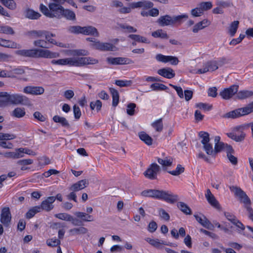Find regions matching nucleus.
Wrapping results in <instances>:
<instances>
[{"mask_svg":"<svg viewBox=\"0 0 253 253\" xmlns=\"http://www.w3.org/2000/svg\"><path fill=\"white\" fill-rule=\"evenodd\" d=\"M141 195L145 197L166 201L170 204H174L178 200V196L169 191L156 189H147L141 192Z\"/></svg>","mask_w":253,"mask_h":253,"instance_id":"obj_1","label":"nucleus"},{"mask_svg":"<svg viewBox=\"0 0 253 253\" xmlns=\"http://www.w3.org/2000/svg\"><path fill=\"white\" fill-rule=\"evenodd\" d=\"M16 54L30 58H55L60 56L58 52H52L47 49L34 48L31 49H21L15 51Z\"/></svg>","mask_w":253,"mask_h":253,"instance_id":"obj_2","label":"nucleus"},{"mask_svg":"<svg viewBox=\"0 0 253 253\" xmlns=\"http://www.w3.org/2000/svg\"><path fill=\"white\" fill-rule=\"evenodd\" d=\"M188 15L186 14H182L172 17L169 15L162 16L157 20V23L161 26L164 27L169 25H173L175 24H180L183 22V19H187Z\"/></svg>","mask_w":253,"mask_h":253,"instance_id":"obj_3","label":"nucleus"},{"mask_svg":"<svg viewBox=\"0 0 253 253\" xmlns=\"http://www.w3.org/2000/svg\"><path fill=\"white\" fill-rule=\"evenodd\" d=\"M229 188L232 192L234 193L236 196L238 197L240 202L243 204L244 207L246 209L251 207L252 202L251 199L240 187L231 186Z\"/></svg>","mask_w":253,"mask_h":253,"instance_id":"obj_4","label":"nucleus"},{"mask_svg":"<svg viewBox=\"0 0 253 253\" xmlns=\"http://www.w3.org/2000/svg\"><path fill=\"white\" fill-rule=\"evenodd\" d=\"M8 97L7 100L10 101V104H21L25 106H31L32 105L30 99L22 94H12Z\"/></svg>","mask_w":253,"mask_h":253,"instance_id":"obj_5","label":"nucleus"},{"mask_svg":"<svg viewBox=\"0 0 253 253\" xmlns=\"http://www.w3.org/2000/svg\"><path fill=\"white\" fill-rule=\"evenodd\" d=\"M244 127L242 126H237L233 128L232 131L227 133L230 138L236 142L243 141L246 136V133L244 132Z\"/></svg>","mask_w":253,"mask_h":253,"instance_id":"obj_6","label":"nucleus"},{"mask_svg":"<svg viewBox=\"0 0 253 253\" xmlns=\"http://www.w3.org/2000/svg\"><path fill=\"white\" fill-rule=\"evenodd\" d=\"M106 61L108 64L113 65L130 64L134 63L131 59L122 57H109L106 58Z\"/></svg>","mask_w":253,"mask_h":253,"instance_id":"obj_7","label":"nucleus"},{"mask_svg":"<svg viewBox=\"0 0 253 253\" xmlns=\"http://www.w3.org/2000/svg\"><path fill=\"white\" fill-rule=\"evenodd\" d=\"M61 4L54 2L49 3L48 7L51 10L52 18L56 17L59 19L62 17V13L64 11V7Z\"/></svg>","mask_w":253,"mask_h":253,"instance_id":"obj_8","label":"nucleus"},{"mask_svg":"<svg viewBox=\"0 0 253 253\" xmlns=\"http://www.w3.org/2000/svg\"><path fill=\"white\" fill-rule=\"evenodd\" d=\"M239 85L233 84L230 86L229 88H224L219 93V95L222 98L225 100H228L231 98L238 91Z\"/></svg>","mask_w":253,"mask_h":253,"instance_id":"obj_9","label":"nucleus"},{"mask_svg":"<svg viewBox=\"0 0 253 253\" xmlns=\"http://www.w3.org/2000/svg\"><path fill=\"white\" fill-rule=\"evenodd\" d=\"M160 170V167L156 163L152 164L148 169L144 172V174L148 178L155 179L157 173Z\"/></svg>","mask_w":253,"mask_h":253,"instance_id":"obj_10","label":"nucleus"},{"mask_svg":"<svg viewBox=\"0 0 253 253\" xmlns=\"http://www.w3.org/2000/svg\"><path fill=\"white\" fill-rule=\"evenodd\" d=\"M94 49L102 51H115L116 46L109 42H102L98 41L95 43L93 44Z\"/></svg>","mask_w":253,"mask_h":253,"instance_id":"obj_11","label":"nucleus"},{"mask_svg":"<svg viewBox=\"0 0 253 253\" xmlns=\"http://www.w3.org/2000/svg\"><path fill=\"white\" fill-rule=\"evenodd\" d=\"M55 201V198H54V196L48 197L42 202L40 206H38L40 208V211L43 210L48 212L51 211L54 208L53 204Z\"/></svg>","mask_w":253,"mask_h":253,"instance_id":"obj_12","label":"nucleus"},{"mask_svg":"<svg viewBox=\"0 0 253 253\" xmlns=\"http://www.w3.org/2000/svg\"><path fill=\"white\" fill-rule=\"evenodd\" d=\"M11 219V213L8 207H4L1 210L0 221L4 226H7Z\"/></svg>","mask_w":253,"mask_h":253,"instance_id":"obj_13","label":"nucleus"},{"mask_svg":"<svg viewBox=\"0 0 253 253\" xmlns=\"http://www.w3.org/2000/svg\"><path fill=\"white\" fill-rule=\"evenodd\" d=\"M44 89L42 86H27L23 89V92L27 94L38 95L44 93Z\"/></svg>","mask_w":253,"mask_h":253,"instance_id":"obj_14","label":"nucleus"},{"mask_svg":"<svg viewBox=\"0 0 253 253\" xmlns=\"http://www.w3.org/2000/svg\"><path fill=\"white\" fill-rule=\"evenodd\" d=\"M88 185V180L86 179H83L73 184L70 187V190L74 192H77L86 187Z\"/></svg>","mask_w":253,"mask_h":253,"instance_id":"obj_15","label":"nucleus"},{"mask_svg":"<svg viewBox=\"0 0 253 253\" xmlns=\"http://www.w3.org/2000/svg\"><path fill=\"white\" fill-rule=\"evenodd\" d=\"M194 216L196 220L204 227L208 229H211L213 228V225L205 215L202 214V216H199L198 214H195Z\"/></svg>","mask_w":253,"mask_h":253,"instance_id":"obj_16","label":"nucleus"},{"mask_svg":"<svg viewBox=\"0 0 253 253\" xmlns=\"http://www.w3.org/2000/svg\"><path fill=\"white\" fill-rule=\"evenodd\" d=\"M25 73V68L23 67H18L12 69L6 73V77L15 78L17 75H21Z\"/></svg>","mask_w":253,"mask_h":253,"instance_id":"obj_17","label":"nucleus"},{"mask_svg":"<svg viewBox=\"0 0 253 253\" xmlns=\"http://www.w3.org/2000/svg\"><path fill=\"white\" fill-rule=\"evenodd\" d=\"M158 74L167 79L174 77L175 74L174 71L169 67L164 68L158 70Z\"/></svg>","mask_w":253,"mask_h":253,"instance_id":"obj_18","label":"nucleus"},{"mask_svg":"<svg viewBox=\"0 0 253 253\" xmlns=\"http://www.w3.org/2000/svg\"><path fill=\"white\" fill-rule=\"evenodd\" d=\"M245 115L243 108H239L225 114L222 117L224 118L236 119Z\"/></svg>","mask_w":253,"mask_h":253,"instance_id":"obj_19","label":"nucleus"},{"mask_svg":"<svg viewBox=\"0 0 253 253\" xmlns=\"http://www.w3.org/2000/svg\"><path fill=\"white\" fill-rule=\"evenodd\" d=\"M85 35H90L95 37L99 36V33L97 29L92 26L84 27V34Z\"/></svg>","mask_w":253,"mask_h":253,"instance_id":"obj_20","label":"nucleus"},{"mask_svg":"<svg viewBox=\"0 0 253 253\" xmlns=\"http://www.w3.org/2000/svg\"><path fill=\"white\" fill-rule=\"evenodd\" d=\"M0 46L11 48H19L20 45L10 40L0 38Z\"/></svg>","mask_w":253,"mask_h":253,"instance_id":"obj_21","label":"nucleus"},{"mask_svg":"<svg viewBox=\"0 0 253 253\" xmlns=\"http://www.w3.org/2000/svg\"><path fill=\"white\" fill-rule=\"evenodd\" d=\"M145 240L149 243L151 245L157 249H162V245H168L166 242L161 241L159 239H153L150 238H147Z\"/></svg>","mask_w":253,"mask_h":253,"instance_id":"obj_22","label":"nucleus"},{"mask_svg":"<svg viewBox=\"0 0 253 253\" xmlns=\"http://www.w3.org/2000/svg\"><path fill=\"white\" fill-rule=\"evenodd\" d=\"M253 95V91L247 90H243L237 92L236 99L243 100Z\"/></svg>","mask_w":253,"mask_h":253,"instance_id":"obj_23","label":"nucleus"},{"mask_svg":"<svg viewBox=\"0 0 253 253\" xmlns=\"http://www.w3.org/2000/svg\"><path fill=\"white\" fill-rule=\"evenodd\" d=\"M10 94L7 92H0V108L4 107L10 104V101L7 100Z\"/></svg>","mask_w":253,"mask_h":253,"instance_id":"obj_24","label":"nucleus"},{"mask_svg":"<svg viewBox=\"0 0 253 253\" xmlns=\"http://www.w3.org/2000/svg\"><path fill=\"white\" fill-rule=\"evenodd\" d=\"M53 121L55 123H60L63 127L69 128L70 125L67 119L63 117L58 115H55L53 117Z\"/></svg>","mask_w":253,"mask_h":253,"instance_id":"obj_25","label":"nucleus"},{"mask_svg":"<svg viewBox=\"0 0 253 253\" xmlns=\"http://www.w3.org/2000/svg\"><path fill=\"white\" fill-rule=\"evenodd\" d=\"M66 65L72 66H82L81 57L67 58Z\"/></svg>","mask_w":253,"mask_h":253,"instance_id":"obj_26","label":"nucleus"},{"mask_svg":"<svg viewBox=\"0 0 253 253\" xmlns=\"http://www.w3.org/2000/svg\"><path fill=\"white\" fill-rule=\"evenodd\" d=\"M74 214L83 221H93V218L92 215H89L86 213L83 212H76Z\"/></svg>","mask_w":253,"mask_h":253,"instance_id":"obj_27","label":"nucleus"},{"mask_svg":"<svg viewBox=\"0 0 253 253\" xmlns=\"http://www.w3.org/2000/svg\"><path fill=\"white\" fill-rule=\"evenodd\" d=\"M128 38L138 42L150 43V42L146 38L140 36L139 35L130 34L128 36Z\"/></svg>","mask_w":253,"mask_h":253,"instance_id":"obj_28","label":"nucleus"},{"mask_svg":"<svg viewBox=\"0 0 253 253\" xmlns=\"http://www.w3.org/2000/svg\"><path fill=\"white\" fill-rule=\"evenodd\" d=\"M203 149L208 155L215 157L214 148L213 149L212 145L210 142L203 144Z\"/></svg>","mask_w":253,"mask_h":253,"instance_id":"obj_29","label":"nucleus"},{"mask_svg":"<svg viewBox=\"0 0 253 253\" xmlns=\"http://www.w3.org/2000/svg\"><path fill=\"white\" fill-rule=\"evenodd\" d=\"M177 207L180 210L185 214L190 215L192 214V211L190 207L183 202H180L177 203Z\"/></svg>","mask_w":253,"mask_h":253,"instance_id":"obj_30","label":"nucleus"},{"mask_svg":"<svg viewBox=\"0 0 253 253\" xmlns=\"http://www.w3.org/2000/svg\"><path fill=\"white\" fill-rule=\"evenodd\" d=\"M26 112L24 108L17 107L11 113V115L17 118H21L25 115Z\"/></svg>","mask_w":253,"mask_h":253,"instance_id":"obj_31","label":"nucleus"},{"mask_svg":"<svg viewBox=\"0 0 253 253\" xmlns=\"http://www.w3.org/2000/svg\"><path fill=\"white\" fill-rule=\"evenodd\" d=\"M64 11L62 13V17H64L67 20H75L76 14L74 11L64 8Z\"/></svg>","mask_w":253,"mask_h":253,"instance_id":"obj_32","label":"nucleus"},{"mask_svg":"<svg viewBox=\"0 0 253 253\" xmlns=\"http://www.w3.org/2000/svg\"><path fill=\"white\" fill-rule=\"evenodd\" d=\"M110 91L113 98L112 105L116 107L118 104L119 101V92L118 90L113 88H110Z\"/></svg>","mask_w":253,"mask_h":253,"instance_id":"obj_33","label":"nucleus"},{"mask_svg":"<svg viewBox=\"0 0 253 253\" xmlns=\"http://www.w3.org/2000/svg\"><path fill=\"white\" fill-rule=\"evenodd\" d=\"M33 163V160L32 159H23L17 161V164L21 166V170H25L29 169L26 166L31 165Z\"/></svg>","mask_w":253,"mask_h":253,"instance_id":"obj_34","label":"nucleus"},{"mask_svg":"<svg viewBox=\"0 0 253 253\" xmlns=\"http://www.w3.org/2000/svg\"><path fill=\"white\" fill-rule=\"evenodd\" d=\"M68 31L74 34H84V27L80 26H71L68 28Z\"/></svg>","mask_w":253,"mask_h":253,"instance_id":"obj_35","label":"nucleus"},{"mask_svg":"<svg viewBox=\"0 0 253 253\" xmlns=\"http://www.w3.org/2000/svg\"><path fill=\"white\" fill-rule=\"evenodd\" d=\"M87 228L84 227H80L79 228H74L71 229L69 232L72 235H76L79 234H84L87 232Z\"/></svg>","mask_w":253,"mask_h":253,"instance_id":"obj_36","label":"nucleus"},{"mask_svg":"<svg viewBox=\"0 0 253 253\" xmlns=\"http://www.w3.org/2000/svg\"><path fill=\"white\" fill-rule=\"evenodd\" d=\"M47 33L46 31H36L32 30L28 32V35L31 36L33 38H38L44 37V35Z\"/></svg>","mask_w":253,"mask_h":253,"instance_id":"obj_37","label":"nucleus"},{"mask_svg":"<svg viewBox=\"0 0 253 253\" xmlns=\"http://www.w3.org/2000/svg\"><path fill=\"white\" fill-rule=\"evenodd\" d=\"M152 36L154 38H160L164 39H168L169 36L167 33L162 29H159L152 33Z\"/></svg>","mask_w":253,"mask_h":253,"instance_id":"obj_38","label":"nucleus"},{"mask_svg":"<svg viewBox=\"0 0 253 253\" xmlns=\"http://www.w3.org/2000/svg\"><path fill=\"white\" fill-rule=\"evenodd\" d=\"M140 139L144 141L148 145H151L152 144V139L145 132L142 131L139 133Z\"/></svg>","mask_w":253,"mask_h":253,"instance_id":"obj_39","label":"nucleus"},{"mask_svg":"<svg viewBox=\"0 0 253 253\" xmlns=\"http://www.w3.org/2000/svg\"><path fill=\"white\" fill-rule=\"evenodd\" d=\"M69 54L72 56H85L88 54V52L84 49H73L69 51Z\"/></svg>","mask_w":253,"mask_h":253,"instance_id":"obj_40","label":"nucleus"},{"mask_svg":"<svg viewBox=\"0 0 253 253\" xmlns=\"http://www.w3.org/2000/svg\"><path fill=\"white\" fill-rule=\"evenodd\" d=\"M41 16V14L32 9H28L26 11V17L31 19H38Z\"/></svg>","mask_w":253,"mask_h":253,"instance_id":"obj_41","label":"nucleus"},{"mask_svg":"<svg viewBox=\"0 0 253 253\" xmlns=\"http://www.w3.org/2000/svg\"><path fill=\"white\" fill-rule=\"evenodd\" d=\"M3 155L5 158L14 159L21 158V155L20 154V152L18 151V149H16L15 152H6Z\"/></svg>","mask_w":253,"mask_h":253,"instance_id":"obj_42","label":"nucleus"},{"mask_svg":"<svg viewBox=\"0 0 253 253\" xmlns=\"http://www.w3.org/2000/svg\"><path fill=\"white\" fill-rule=\"evenodd\" d=\"M239 22L238 21H234L231 23L229 26V32L231 37H233L236 34Z\"/></svg>","mask_w":253,"mask_h":253,"instance_id":"obj_43","label":"nucleus"},{"mask_svg":"<svg viewBox=\"0 0 253 253\" xmlns=\"http://www.w3.org/2000/svg\"><path fill=\"white\" fill-rule=\"evenodd\" d=\"M81 58L82 66L87 64H95L98 63V60L90 57Z\"/></svg>","mask_w":253,"mask_h":253,"instance_id":"obj_44","label":"nucleus"},{"mask_svg":"<svg viewBox=\"0 0 253 253\" xmlns=\"http://www.w3.org/2000/svg\"><path fill=\"white\" fill-rule=\"evenodd\" d=\"M199 9L204 13V11L208 10L212 8V4L211 1L202 2L198 4Z\"/></svg>","mask_w":253,"mask_h":253,"instance_id":"obj_45","label":"nucleus"},{"mask_svg":"<svg viewBox=\"0 0 253 253\" xmlns=\"http://www.w3.org/2000/svg\"><path fill=\"white\" fill-rule=\"evenodd\" d=\"M199 136L201 138V143L205 144L210 141V134L208 132L201 131L199 133Z\"/></svg>","mask_w":253,"mask_h":253,"instance_id":"obj_46","label":"nucleus"},{"mask_svg":"<svg viewBox=\"0 0 253 253\" xmlns=\"http://www.w3.org/2000/svg\"><path fill=\"white\" fill-rule=\"evenodd\" d=\"M0 33L11 35H13L15 34V32L13 29L11 27L8 26H0Z\"/></svg>","mask_w":253,"mask_h":253,"instance_id":"obj_47","label":"nucleus"},{"mask_svg":"<svg viewBox=\"0 0 253 253\" xmlns=\"http://www.w3.org/2000/svg\"><path fill=\"white\" fill-rule=\"evenodd\" d=\"M1 3L10 9H14L16 8V3L13 0H0Z\"/></svg>","mask_w":253,"mask_h":253,"instance_id":"obj_48","label":"nucleus"},{"mask_svg":"<svg viewBox=\"0 0 253 253\" xmlns=\"http://www.w3.org/2000/svg\"><path fill=\"white\" fill-rule=\"evenodd\" d=\"M152 126L157 131L161 132L163 128L162 119H159L152 124Z\"/></svg>","mask_w":253,"mask_h":253,"instance_id":"obj_49","label":"nucleus"},{"mask_svg":"<svg viewBox=\"0 0 253 253\" xmlns=\"http://www.w3.org/2000/svg\"><path fill=\"white\" fill-rule=\"evenodd\" d=\"M205 66L209 69V71H213L218 69V66L216 61H210L205 64Z\"/></svg>","mask_w":253,"mask_h":253,"instance_id":"obj_50","label":"nucleus"},{"mask_svg":"<svg viewBox=\"0 0 253 253\" xmlns=\"http://www.w3.org/2000/svg\"><path fill=\"white\" fill-rule=\"evenodd\" d=\"M40 211V208L38 206H35L29 210L26 213V218L29 219L31 218L35 215L36 213Z\"/></svg>","mask_w":253,"mask_h":253,"instance_id":"obj_51","label":"nucleus"},{"mask_svg":"<svg viewBox=\"0 0 253 253\" xmlns=\"http://www.w3.org/2000/svg\"><path fill=\"white\" fill-rule=\"evenodd\" d=\"M158 162L162 165L163 167H169L171 166L172 164V159L171 158L166 157V159H162L161 158H158Z\"/></svg>","mask_w":253,"mask_h":253,"instance_id":"obj_52","label":"nucleus"},{"mask_svg":"<svg viewBox=\"0 0 253 253\" xmlns=\"http://www.w3.org/2000/svg\"><path fill=\"white\" fill-rule=\"evenodd\" d=\"M209 204L216 209H220V206L218 202L216 200L214 196L213 195L207 198Z\"/></svg>","mask_w":253,"mask_h":253,"instance_id":"obj_53","label":"nucleus"},{"mask_svg":"<svg viewBox=\"0 0 253 253\" xmlns=\"http://www.w3.org/2000/svg\"><path fill=\"white\" fill-rule=\"evenodd\" d=\"M18 151L20 152V154L21 155V158L24 156V154H26L29 155L35 156L36 153L33 150L29 149L27 148H18Z\"/></svg>","mask_w":253,"mask_h":253,"instance_id":"obj_54","label":"nucleus"},{"mask_svg":"<svg viewBox=\"0 0 253 253\" xmlns=\"http://www.w3.org/2000/svg\"><path fill=\"white\" fill-rule=\"evenodd\" d=\"M34 45L35 46L43 48H47L49 47L48 46V43L47 42L43 40H38L35 41L34 42Z\"/></svg>","mask_w":253,"mask_h":253,"instance_id":"obj_55","label":"nucleus"},{"mask_svg":"<svg viewBox=\"0 0 253 253\" xmlns=\"http://www.w3.org/2000/svg\"><path fill=\"white\" fill-rule=\"evenodd\" d=\"M150 87L153 90H165L168 89V87L165 84L159 83L152 84Z\"/></svg>","mask_w":253,"mask_h":253,"instance_id":"obj_56","label":"nucleus"},{"mask_svg":"<svg viewBox=\"0 0 253 253\" xmlns=\"http://www.w3.org/2000/svg\"><path fill=\"white\" fill-rule=\"evenodd\" d=\"M184 171V168L181 165H178L176 167L175 170L168 171V172L175 176H177Z\"/></svg>","mask_w":253,"mask_h":253,"instance_id":"obj_57","label":"nucleus"},{"mask_svg":"<svg viewBox=\"0 0 253 253\" xmlns=\"http://www.w3.org/2000/svg\"><path fill=\"white\" fill-rule=\"evenodd\" d=\"M55 216L60 219L70 221L72 219V216L66 213L56 214Z\"/></svg>","mask_w":253,"mask_h":253,"instance_id":"obj_58","label":"nucleus"},{"mask_svg":"<svg viewBox=\"0 0 253 253\" xmlns=\"http://www.w3.org/2000/svg\"><path fill=\"white\" fill-rule=\"evenodd\" d=\"M90 109L93 110L95 108L97 112L99 111L102 107V102L99 100H97L95 102H91L90 103Z\"/></svg>","mask_w":253,"mask_h":253,"instance_id":"obj_59","label":"nucleus"},{"mask_svg":"<svg viewBox=\"0 0 253 253\" xmlns=\"http://www.w3.org/2000/svg\"><path fill=\"white\" fill-rule=\"evenodd\" d=\"M41 11L46 17L52 18L51 10L43 4H41L40 6Z\"/></svg>","mask_w":253,"mask_h":253,"instance_id":"obj_60","label":"nucleus"},{"mask_svg":"<svg viewBox=\"0 0 253 253\" xmlns=\"http://www.w3.org/2000/svg\"><path fill=\"white\" fill-rule=\"evenodd\" d=\"M132 84V82L131 80H117L115 82V84L120 87L130 86Z\"/></svg>","mask_w":253,"mask_h":253,"instance_id":"obj_61","label":"nucleus"},{"mask_svg":"<svg viewBox=\"0 0 253 253\" xmlns=\"http://www.w3.org/2000/svg\"><path fill=\"white\" fill-rule=\"evenodd\" d=\"M136 104L134 103H130L127 106L126 113L130 116H133L134 114Z\"/></svg>","mask_w":253,"mask_h":253,"instance_id":"obj_62","label":"nucleus"},{"mask_svg":"<svg viewBox=\"0 0 253 253\" xmlns=\"http://www.w3.org/2000/svg\"><path fill=\"white\" fill-rule=\"evenodd\" d=\"M46 244L49 247H54L60 244V241L57 239H50L46 241Z\"/></svg>","mask_w":253,"mask_h":253,"instance_id":"obj_63","label":"nucleus"},{"mask_svg":"<svg viewBox=\"0 0 253 253\" xmlns=\"http://www.w3.org/2000/svg\"><path fill=\"white\" fill-rule=\"evenodd\" d=\"M196 106L200 109H202L205 111H208L211 109L212 105H210L207 103H199L196 104Z\"/></svg>","mask_w":253,"mask_h":253,"instance_id":"obj_64","label":"nucleus"}]
</instances>
